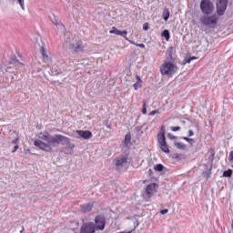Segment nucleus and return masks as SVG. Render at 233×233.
I'll use <instances>...</instances> for the list:
<instances>
[{"mask_svg":"<svg viewBox=\"0 0 233 233\" xmlns=\"http://www.w3.org/2000/svg\"><path fill=\"white\" fill-rule=\"evenodd\" d=\"M156 192H157V184L151 183L147 185L146 187V192L144 194V199H146V201H148V199H150V198L154 196Z\"/></svg>","mask_w":233,"mask_h":233,"instance_id":"6e6552de","label":"nucleus"},{"mask_svg":"<svg viewBox=\"0 0 233 233\" xmlns=\"http://www.w3.org/2000/svg\"><path fill=\"white\" fill-rule=\"evenodd\" d=\"M60 25V24H59V23H56V25Z\"/></svg>","mask_w":233,"mask_h":233,"instance_id":"79ce46f5","label":"nucleus"},{"mask_svg":"<svg viewBox=\"0 0 233 233\" xmlns=\"http://www.w3.org/2000/svg\"><path fill=\"white\" fill-rule=\"evenodd\" d=\"M156 114H159V110H153L149 113V116H156Z\"/></svg>","mask_w":233,"mask_h":233,"instance_id":"c756f323","label":"nucleus"},{"mask_svg":"<svg viewBox=\"0 0 233 233\" xmlns=\"http://www.w3.org/2000/svg\"><path fill=\"white\" fill-rule=\"evenodd\" d=\"M39 139L34 140L35 147L44 150V152H54L59 145H70V138L62 135H50L48 133H39ZM44 141V142H43Z\"/></svg>","mask_w":233,"mask_h":233,"instance_id":"f257e3e1","label":"nucleus"},{"mask_svg":"<svg viewBox=\"0 0 233 233\" xmlns=\"http://www.w3.org/2000/svg\"><path fill=\"white\" fill-rule=\"evenodd\" d=\"M167 137L170 138V139H174V136H172L171 134H168Z\"/></svg>","mask_w":233,"mask_h":233,"instance_id":"e433bc0d","label":"nucleus"},{"mask_svg":"<svg viewBox=\"0 0 233 233\" xmlns=\"http://www.w3.org/2000/svg\"><path fill=\"white\" fill-rule=\"evenodd\" d=\"M96 224L94 222H87L82 225L80 233H96Z\"/></svg>","mask_w":233,"mask_h":233,"instance_id":"9d476101","label":"nucleus"},{"mask_svg":"<svg viewBox=\"0 0 233 233\" xmlns=\"http://www.w3.org/2000/svg\"><path fill=\"white\" fill-rule=\"evenodd\" d=\"M19 149V145H15V147H14V148H13V150H12V153L13 154H15V152H17V150Z\"/></svg>","mask_w":233,"mask_h":233,"instance_id":"bb28decb","label":"nucleus"},{"mask_svg":"<svg viewBox=\"0 0 233 233\" xmlns=\"http://www.w3.org/2000/svg\"><path fill=\"white\" fill-rule=\"evenodd\" d=\"M223 177H232V170L228 169V170L224 171Z\"/></svg>","mask_w":233,"mask_h":233,"instance_id":"4be33fe9","label":"nucleus"},{"mask_svg":"<svg viewBox=\"0 0 233 233\" xmlns=\"http://www.w3.org/2000/svg\"><path fill=\"white\" fill-rule=\"evenodd\" d=\"M219 21V15L216 13L213 15H204L200 16V23L203 26H208V28H216L218 22Z\"/></svg>","mask_w":233,"mask_h":233,"instance_id":"7ed1b4c3","label":"nucleus"},{"mask_svg":"<svg viewBox=\"0 0 233 233\" xmlns=\"http://www.w3.org/2000/svg\"><path fill=\"white\" fill-rule=\"evenodd\" d=\"M168 17H170V11L168 9H164L163 11L164 21H168Z\"/></svg>","mask_w":233,"mask_h":233,"instance_id":"6ab92c4d","label":"nucleus"},{"mask_svg":"<svg viewBox=\"0 0 233 233\" xmlns=\"http://www.w3.org/2000/svg\"><path fill=\"white\" fill-rule=\"evenodd\" d=\"M76 134H78L79 137H77V139H90L92 137V132L88 130H76Z\"/></svg>","mask_w":233,"mask_h":233,"instance_id":"ddd939ff","label":"nucleus"},{"mask_svg":"<svg viewBox=\"0 0 233 233\" xmlns=\"http://www.w3.org/2000/svg\"><path fill=\"white\" fill-rule=\"evenodd\" d=\"M109 34H115L116 35H120L121 37L126 39V41H128V37H127V35L128 33L127 32V30L119 31V29L116 27H112V30L109 31Z\"/></svg>","mask_w":233,"mask_h":233,"instance_id":"f8f14e48","label":"nucleus"},{"mask_svg":"<svg viewBox=\"0 0 233 233\" xmlns=\"http://www.w3.org/2000/svg\"><path fill=\"white\" fill-rule=\"evenodd\" d=\"M162 37H165L166 41H170V32L167 29H165L162 34Z\"/></svg>","mask_w":233,"mask_h":233,"instance_id":"a211bd4d","label":"nucleus"},{"mask_svg":"<svg viewBox=\"0 0 233 233\" xmlns=\"http://www.w3.org/2000/svg\"><path fill=\"white\" fill-rule=\"evenodd\" d=\"M69 149L70 151L67 152L66 154H74V145H69Z\"/></svg>","mask_w":233,"mask_h":233,"instance_id":"cd10ccee","label":"nucleus"},{"mask_svg":"<svg viewBox=\"0 0 233 233\" xmlns=\"http://www.w3.org/2000/svg\"><path fill=\"white\" fill-rule=\"evenodd\" d=\"M131 44H132V45H136V43H134V42H131Z\"/></svg>","mask_w":233,"mask_h":233,"instance_id":"58836bf2","label":"nucleus"},{"mask_svg":"<svg viewBox=\"0 0 233 233\" xmlns=\"http://www.w3.org/2000/svg\"><path fill=\"white\" fill-rule=\"evenodd\" d=\"M125 145H126V147H130L132 145V137L130 136V134L126 135Z\"/></svg>","mask_w":233,"mask_h":233,"instance_id":"dca6fc26","label":"nucleus"},{"mask_svg":"<svg viewBox=\"0 0 233 233\" xmlns=\"http://www.w3.org/2000/svg\"><path fill=\"white\" fill-rule=\"evenodd\" d=\"M142 114H147V102L145 101L143 103Z\"/></svg>","mask_w":233,"mask_h":233,"instance_id":"a878e982","label":"nucleus"},{"mask_svg":"<svg viewBox=\"0 0 233 233\" xmlns=\"http://www.w3.org/2000/svg\"><path fill=\"white\" fill-rule=\"evenodd\" d=\"M182 139H184V141H187V143H190V145L194 143V139L190 137H182Z\"/></svg>","mask_w":233,"mask_h":233,"instance_id":"5701e85b","label":"nucleus"},{"mask_svg":"<svg viewBox=\"0 0 233 233\" xmlns=\"http://www.w3.org/2000/svg\"><path fill=\"white\" fill-rule=\"evenodd\" d=\"M107 128H110V126H107Z\"/></svg>","mask_w":233,"mask_h":233,"instance_id":"a19ab883","label":"nucleus"},{"mask_svg":"<svg viewBox=\"0 0 233 233\" xmlns=\"http://www.w3.org/2000/svg\"><path fill=\"white\" fill-rule=\"evenodd\" d=\"M160 72L162 76H167L168 77L170 76H174V74L177 72V66H176V65H174L170 61L165 60L160 66Z\"/></svg>","mask_w":233,"mask_h":233,"instance_id":"20e7f679","label":"nucleus"},{"mask_svg":"<svg viewBox=\"0 0 233 233\" xmlns=\"http://www.w3.org/2000/svg\"><path fill=\"white\" fill-rule=\"evenodd\" d=\"M194 59H198V57L193 56L187 60V63H190V61H194Z\"/></svg>","mask_w":233,"mask_h":233,"instance_id":"72a5a7b5","label":"nucleus"},{"mask_svg":"<svg viewBox=\"0 0 233 233\" xmlns=\"http://www.w3.org/2000/svg\"><path fill=\"white\" fill-rule=\"evenodd\" d=\"M160 214H162V216H165V214H168V209H162L160 211Z\"/></svg>","mask_w":233,"mask_h":233,"instance_id":"2f4dec72","label":"nucleus"},{"mask_svg":"<svg viewBox=\"0 0 233 233\" xmlns=\"http://www.w3.org/2000/svg\"><path fill=\"white\" fill-rule=\"evenodd\" d=\"M137 83H143V80H141V76L139 75H136Z\"/></svg>","mask_w":233,"mask_h":233,"instance_id":"c85d7f7f","label":"nucleus"},{"mask_svg":"<svg viewBox=\"0 0 233 233\" xmlns=\"http://www.w3.org/2000/svg\"><path fill=\"white\" fill-rule=\"evenodd\" d=\"M176 148H178V150H185L187 148V145L183 142H175Z\"/></svg>","mask_w":233,"mask_h":233,"instance_id":"f3484780","label":"nucleus"},{"mask_svg":"<svg viewBox=\"0 0 233 233\" xmlns=\"http://www.w3.org/2000/svg\"><path fill=\"white\" fill-rule=\"evenodd\" d=\"M228 5V0H217L216 2V8H217V14L219 17L221 15H225V12H227V6Z\"/></svg>","mask_w":233,"mask_h":233,"instance_id":"0eeeda50","label":"nucleus"},{"mask_svg":"<svg viewBox=\"0 0 233 233\" xmlns=\"http://www.w3.org/2000/svg\"><path fill=\"white\" fill-rule=\"evenodd\" d=\"M106 226V219L103 215H97L95 218V227L96 230H105V227Z\"/></svg>","mask_w":233,"mask_h":233,"instance_id":"1a4fd4ad","label":"nucleus"},{"mask_svg":"<svg viewBox=\"0 0 233 233\" xmlns=\"http://www.w3.org/2000/svg\"><path fill=\"white\" fill-rule=\"evenodd\" d=\"M164 168L165 167H163L161 164H157L154 167V169L157 170V172H163Z\"/></svg>","mask_w":233,"mask_h":233,"instance_id":"412c9836","label":"nucleus"},{"mask_svg":"<svg viewBox=\"0 0 233 233\" xmlns=\"http://www.w3.org/2000/svg\"><path fill=\"white\" fill-rule=\"evenodd\" d=\"M2 68H3V67H2L1 65H0V70H2Z\"/></svg>","mask_w":233,"mask_h":233,"instance_id":"ea45409f","label":"nucleus"},{"mask_svg":"<svg viewBox=\"0 0 233 233\" xmlns=\"http://www.w3.org/2000/svg\"><path fill=\"white\" fill-rule=\"evenodd\" d=\"M40 54H42L43 59L46 61V63L50 61V53L45 50V46L43 45L40 46Z\"/></svg>","mask_w":233,"mask_h":233,"instance_id":"4468645a","label":"nucleus"},{"mask_svg":"<svg viewBox=\"0 0 233 233\" xmlns=\"http://www.w3.org/2000/svg\"><path fill=\"white\" fill-rule=\"evenodd\" d=\"M200 10L204 15H211L214 13V4L210 0H202L200 2Z\"/></svg>","mask_w":233,"mask_h":233,"instance_id":"423d86ee","label":"nucleus"},{"mask_svg":"<svg viewBox=\"0 0 233 233\" xmlns=\"http://www.w3.org/2000/svg\"><path fill=\"white\" fill-rule=\"evenodd\" d=\"M139 48H145V44H137Z\"/></svg>","mask_w":233,"mask_h":233,"instance_id":"f704fd0d","label":"nucleus"},{"mask_svg":"<svg viewBox=\"0 0 233 233\" xmlns=\"http://www.w3.org/2000/svg\"><path fill=\"white\" fill-rule=\"evenodd\" d=\"M128 163V157L123 156V157H118L115 159V165L120 170V168L125 167Z\"/></svg>","mask_w":233,"mask_h":233,"instance_id":"9b49d317","label":"nucleus"},{"mask_svg":"<svg viewBox=\"0 0 233 233\" xmlns=\"http://www.w3.org/2000/svg\"><path fill=\"white\" fill-rule=\"evenodd\" d=\"M170 130L172 132H177V131L181 130V127H171Z\"/></svg>","mask_w":233,"mask_h":233,"instance_id":"393cba45","label":"nucleus"},{"mask_svg":"<svg viewBox=\"0 0 233 233\" xmlns=\"http://www.w3.org/2000/svg\"><path fill=\"white\" fill-rule=\"evenodd\" d=\"M169 59H172V53L169 52Z\"/></svg>","mask_w":233,"mask_h":233,"instance_id":"4c0bfd02","label":"nucleus"},{"mask_svg":"<svg viewBox=\"0 0 233 233\" xmlns=\"http://www.w3.org/2000/svg\"><path fill=\"white\" fill-rule=\"evenodd\" d=\"M134 90H139V88H143V82H137L133 85Z\"/></svg>","mask_w":233,"mask_h":233,"instance_id":"aec40b11","label":"nucleus"},{"mask_svg":"<svg viewBox=\"0 0 233 233\" xmlns=\"http://www.w3.org/2000/svg\"><path fill=\"white\" fill-rule=\"evenodd\" d=\"M22 10H25V0H16Z\"/></svg>","mask_w":233,"mask_h":233,"instance_id":"b1692460","label":"nucleus"},{"mask_svg":"<svg viewBox=\"0 0 233 233\" xmlns=\"http://www.w3.org/2000/svg\"><path fill=\"white\" fill-rule=\"evenodd\" d=\"M157 141L159 143L161 151L165 152V154H170V149L168 148V146H167V138L165 137L164 126L161 127L160 131L157 135Z\"/></svg>","mask_w":233,"mask_h":233,"instance_id":"39448f33","label":"nucleus"},{"mask_svg":"<svg viewBox=\"0 0 233 233\" xmlns=\"http://www.w3.org/2000/svg\"><path fill=\"white\" fill-rule=\"evenodd\" d=\"M66 46L72 52L79 53L85 50L83 41L77 36L71 35L66 39Z\"/></svg>","mask_w":233,"mask_h":233,"instance_id":"f03ea898","label":"nucleus"},{"mask_svg":"<svg viewBox=\"0 0 233 233\" xmlns=\"http://www.w3.org/2000/svg\"><path fill=\"white\" fill-rule=\"evenodd\" d=\"M17 141H19V137H15V139L12 140L13 145H17Z\"/></svg>","mask_w":233,"mask_h":233,"instance_id":"7c9ffc66","label":"nucleus"},{"mask_svg":"<svg viewBox=\"0 0 233 233\" xmlns=\"http://www.w3.org/2000/svg\"><path fill=\"white\" fill-rule=\"evenodd\" d=\"M143 30H148V25H145L143 26Z\"/></svg>","mask_w":233,"mask_h":233,"instance_id":"c9c22d12","label":"nucleus"},{"mask_svg":"<svg viewBox=\"0 0 233 233\" xmlns=\"http://www.w3.org/2000/svg\"><path fill=\"white\" fill-rule=\"evenodd\" d=\"M194 136V131L192 129L188 130V137H192Z\"/></svg>","mask_w":233,"mask_h":233,"instance_id":"473e14b6","label":"nucleus"},{"mask_svg":"<svg viewBox=\"0 0 233 233\" xmlns=\"http://www.w3.org/2000/svg\"><path fill=\"white\" fill-rule=\"evenodd\" d=\"M80 208L82 210V212H90V210H92V208H94V205H92L91 203L86 204V205H82L80 206Z\"/></svg>","mask_w":233,"mask_h":233,"instance_id":"2eb2a0df","label":"nucleus"}]
</instances>
